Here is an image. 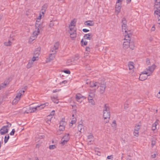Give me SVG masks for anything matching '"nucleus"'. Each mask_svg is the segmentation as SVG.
Segmentation results:
<instances>
[{
  "instance_id": "6e6d98bb",
  "label": "nucleus",
  "mask_w": 160,
  "mask_h": 160,
  "mask_svg": "<svg viewBox=\"0 0 160 160\" xmlns=\"http://www.w3.org/2000/svg\"><path fill=\"white\" fill-rule=\"evenodd\" d=\"M89 102L91 103L92 105H94V102L93 99H92V100H88Z\"/></svg>"
},
{
  "instance_id": "c756f323",
  "label": "nucleus",
  "mask_w": 160,
  "mask_h": 160,
  "mask_svg": "<svg viewBox=\"0 0 160 160\" xmlns=\"http://www.w3.org/2000/svg\"><path fill=\"white\" fill-rule=\"evenodd\" d=\"M143 74H140V75L139 79L141 81H143L146 79L147 77H143Z\"/></svg>"
},
{
  "instance_id": "5701e85b",
  "label": "nucleus",
  "mask_w": 160,
  "mask_h": 160,
  "mask_svg": "<svg viewBox=\"0 0 160 160\" xmlns=\"http://www.w3.org/2000/svg\"><path fill=\"white\" fill-rule=\"evenodd\" d=\"M63 122V121H61L60 122V125L59 127V130L60 131H63L64 129V125H61V124Z\"/></svg>"
},
{
  "instance_id": "7c9ffc66",
  "label": "nucleus",
  "mask_w": 160,
  "mask_h": 160,
  "mask_svg": "<svg viewBox=\"0 0 160 160\" xmlns=\"http://www.w3.org/2000/svg\"><path fill=\"white\" fill-rule=\"evenodd\" d=\"M9 138V136L8 134H7L5 136L4 140V142L5 143L7 142Z\"/></svg>"
},
{
  "instance_id": "1a4fd4ad",
  "label": "nucleus",
  "mask_w": 160,
  "mask_h": 160,
  "mask_svg": "<svg viewBox=\"0 0 160 160\" xmlns=\"http://www.w3.org/2000/svg\"><path fill=\"white\" fill-rule=\"evenodd\" d=\"M121 4L120 3H116V12L118 14L121 11Z\"/></svg>"
},
{
  "instance_id": "6ab92c4d",
  "label": "nucleus",
  "mask_w": 160,
  "mask_h": 160,
  "mask_svg": "<svg viewBox=\"0 0 160 160\" xmlns=\"http://www.w3.org/2000/svg\"><path fill=\"white\" fill-rule=\"evenodd\" d=\"M92 37V34L91 33H88L85 34L84 36L85 39L90 40Z\"/></svg>"
},
{
  "instance_id": "a878e982",
  "label": "nucleus",
  "mask_w": 160,
  "mask_h": 160,
  "mask_svg": "<svg viewBox=\"0 0 160 160\" xmlns=\"http://www.w3.org/2000/svg\"><path fill=\"white\" fill-rule=\"evenodd\" d=\"M69 134H65L62 138H63L64 139H65L68 142L69 140Z\"/></svg>"
},
{
  "instance_id": "774afa93",
  "label": "nucleus",
  "mask_w": 160,
  "mask_h": 160,
  "mask_svg": "<svg viewBox=\"0 0 160 160\" xmlns=\"http://www.w3.org/2000/svg\"><path fill=\"white\" fill-rule=\"evenodd\" d=\"M157 97L158 98H160V90L157 95Z\"/></svg>"
},
{
  "instance_id": "cd10ccee",
  "label": "nucleus",
  "mask_w": 160,
  "mask_h": 160,
  "mask_svg": "<svg viewBox=\"0 0 160 160\" xmlns=\"http://www.w3.org/2000/svg\"><path fill=\"white\" fill-rule=\"evenodd\" d=\"M12 42H11V40H8V42H5L4 43V45L7 46H11L12 44Z\"/></svg>"
},
{
  "instance_id": "6e6552de",
  "label": "nucleus",
  "mask_w": 160,
  "mask_h": 160,
  "mask_svg": "<svg viewBox=\"0 0 160 160\" xmlns=\"http://www.w3.org/2000/svg\"><path fill=\"white\" fill-rule=\"evenodd\" d=\"M100 87V91L101 94H103L104 92L105 89L106 88V85L105 83L101 84L100 85L99 84Z\"/></svg>"
},
{
  "instance_id": "4d7b16f0",
  "label": "nucleus",
  "mask_w": 160,
  "mask_h": 160,
  "mask_svg": "<svg viewBox=\"0 0 160 160\" xmlns=\"http://www.w3.org/2000/svg\"><path fill=\"white\" fill-rule=\"evenodd\" d=\"M69 33H70V34L76 33V31L75 30H72V31H69Z\"/></svg>"
},
{
  "instance_id": "5fc2aeb1",
  "label": "nucleus",
  "mask_w": 160,
  "mask_h": 160,
  "mask_svg": "<svg viewBox=\"0 0 160 160\" xmlns=\"http://www.w3.org/2000/svg\"><path fill=\"white\" fill-rule=\"evenodd\" d=\"M128 103H127V102H126L124 104V108L125 109H127L128 108Z\"/></svg>"
},
{
  "instance_id": "412c9836",
  "label": "nucleus",
  "mask_w": 160,
  "mask_h": 160,
  "mask_svg": "<svg viewBox=\"0 0 160 160\" xmlns=\"http://www.w3.org/2000/svg\"><path fill=\"white\" fill-rule=\"evenodd\" d=\"M133 62H129L128 64V67L129 70H132L134 68Z\"/></svg>"
},
{
  "instance_id": "f3484780",
  "label": "nucleus",
  "mask_w": 160,
  "mask_h": 160,
  "mask_svg": "<svg viewBox=\"0 0 160 160\" xmlns=\"http://www.w3.org/2000/svg\"><path fill=\"white\" fill-rule=\"evenodd\" d=\"M94 23L92 21H88L85 22L84 24L86 25L93 26L94 25Z\"/></svg>"
},
{
  "instance_id": "8fccbe9b",
  "label": "nucleus",
  "mask_w": 160,
  "mask_h": 160,
  "mask_svg": "<svg viewBox=\"0 0 160 160\" xmlns=\"http://www.w3.org/2000/svg\"><path fill=\"white\" fill-rule=\"evenodd\" d=\"M63 72L67 74H70V71L68 70H63Z\"/></svg>"
},
{
  "instance_id": "4468645a",
  "label": "nucleus",
  "mask_w": 160,
  "mask_h": 160,
  "mask_svg": "<svg viewBox=\"0 0 160 160\" xmlns=\"http://www.w3.org/2000/svg\"><path fill=\"white\" fill-rule=\"evenodd\" d=\"M47 7L48 5L47 4H45L42 6V9L41 10V13L43 14H44V13L46 12V10L47 8Z\"/></svg>"
},
{
  "instance_id": "a211bd4d",
  "label": "nucleus",
  "mask_w": 160,
  "mask_h": 160,
  "mask_svg": "<svg viewBox=\"0 0 160 160\" xmlns=\"http://www.w3.org/2000/svg\"><path fill=\"white\" fill-rule=\"evenodd\" d=\"M154 3L155 8H160V0H156V1H155Z\"/></svg>"
},
{
  "instance_id": "ddd939ff",
  "label": "nucleus",
  "mask_w": 160,
  "mask_h": 160,
  "mask_svg": "<svg viewBox=\"0 0 160 160\" xmlns=\"http://www.w3.org/2000/svg\"><path fill=\"white\" fill-rule=\"evenodd\" d=\"M78 130L81 132H83L84 131V127L82 124H79L78 126Z\"/></svg>"
},
{
  "instance_id": "20e7f679",
  "label": "nucleus",
  "mask_w": 160,
  "mask_h": 160,
  "mask_svg": "<svg viewBox=\"0 0 160 160\" xmlns=\"http://www.w3.org/2000/svg\"><path fill=\"white\" fill-rule=\"evenodd\" d=\"M8 127H9L8 125L3 126L2 127L0 130V132L1 135L5 134L8 132V130L7 128Z\"/></svg>"
},
{
  "instance_id": "473e14b6",
  "label": "nucleus",
  "mask_w": 160,
  "mask_h": 160,
  "mask_svg": "<svg viewBox=\"0 0 160 160\" xmlns=\"http://www.w3.org/2000/svg\"><path fill=\"white\" fill-rule=\"evenodd\" d=\"M59 45V43L58 42H56L54 45V48L55 50H57L58 49Z\"/></svg>"
},
{
  "instance_id": "4be33fe9",
  "label": "nucleus",
  "mask_w": 160,
  "mask_h": 160,
  "mask_svg": "<svg viewBox=\"0 0 160 160\" xmlns=\"http://www.w3.org/2000/svg\"><path fill=\"white\" fill-rule=\"evenodd\" d=\"M57 97H51V99L54 103L57 104L59 102L58 100L57 99Z\"/></svg>"
},
{
  "instance_id": "2f4dec72",
  "label": "nucleus",
  "mask_w": 160,
  "mask_h": 160,
  "mask_svg": "<svg viewBox=\"0 0 160 160\" xmlns=\"http://www.w3.org/2000/svg\"><path fill=\"white\" fill-rule=\"evenodd\" d=\"M122 25H126V24H127V21L125 18L124 17L122 18Z\"/></svg>"
},
{
  "instance_id": "603ef678",
  "label": "nucleus",
  "mask_w": 160,
  "mask_h": 160,
  "mask_svg": "<svg viewBox=\"0 0 160 160\" xmlns=\"http://www.w3.org/2000/svg\"><path fill=\"white\" fill-rule=\"evenodd\" d=\"M75 23V22L74 21H72L70 25L69 26L74 27L75 26V25H74Z\"/></svg>"
},
{
  "instance_id": "2eb2a0df",
  "label": "nucleus",
  "mask_w": 160,
  "mask_h": 160,
  "mask_svg": "<svg viewBox=\"0 0 160 160\" xmlns=\"http://www.w3.org/2000/svg\"><path fill=\"white\" fill-rule=\"evenodd\" d=\"M40 31L39 30H35L33 33V35L34 36H33L32 37L33 38H31V39H32V41H33V40L35 39V38L37 36L38 34L39 33Z\"/></svg>"
},
{
  "instance_id": "13d9d810",
  "label": "nucleus",
  "mask_w": 160,
  "mask_h": 160,
  "mask_svg": "<svg viewBox=\"0 0 160 160\" xmlns=\"http://www.w3.org/2000/svg\"><path fill=\"white\" fill-rule=\"evenodd\" d=\"M67 82V81L66 80L63 81H62V82H60V84H65Z\"/></svg>"
},
{
  "instance_id": "37998d69",
  "label": "nucleus",
  "mask_w": 160,
  "mask_h": 160,
  "mask_svg": "<svg viewBox=\"0 0 160 160\" xmlns=\"http://www.w3.org/2000/svg\"><path fill=\"white\" fill-rule=\"evenodd\" d=\"M55 114V111L54 110L52 111L50 113V114L48 116V117H50L51 116H52L54 115Z\"/></svg>"
},
{
  "instance_id": "f8f14e48",
  "label": "nucleus",
  "mask_w": 160,
  "mask_h": 160,
  "mask_svg": "<svg viewBox=\"0 0 160 160\" xmlns=\"http://www.w3.org/2000/svg\"><path fill=\"white\" fill-rule=\"evenodd\" d=\"M155 65L153 64L152 66L149 67L148 68H146V69L147 71H149L152 73L155 69Z\"/></svg>"
},
{
  "instance_id": "c9c22d12",
  "label": "nucleus",
  "mask_w": 160,
  "mask_h": 160,
  "mask_svg": "<svg viewBox=\"0 0 160 160\" xmlns=\"http://www.w3.org/2000/svg\"><path fill=\"white\" fill-rule=\"evenodd\" d=\"M129 42L128 41H126L123 42V46H129Z\"/></svg>"
},
{
  "instance_id": "423d86ee",
  "label": "nucleus",
  "mask_w": 160,
  "mask_h": 160,
  "mask_svg": "<svg viewBox=\"0 0 160 160\" xmlns=\"http://www.w3.org/2000/svg\"><path fill=\"white\" fill-rule=\"evenodd\" d=\"M35 27L36 30L40 31V30L42 28V24L41 22L37 21L35 23Z\"/></svg>"
},
{
  "instance_id": "39448f33",
  "label": "nucleus",
  "mask_w": 160,
  "mask_h": 160,
  "mask_svg": "<svg viewBox=\"0 0 160 160\" xmlns=\"http://www.w3.org/2000/svg\"><path fill=\"white\" fill-rule=\"evenodd\" d=\"M100 84L97 82H90V87L95 88V89H96L98 88L99 87Z\"/></svg>"
},
{
  "instance_id": "a19ab883",
  "label": "nucleus",
  "mask_w": 160,
  "mask_h": 160,
  "mask_svg": "<svg viewBox=\"0 0 160 160\" xmlns=\"http://www.w3.org/2000/svg\"><path fill=\"white\" fill-rule=\"evenodd\" d=\"M61 141L62 142L61 143V144H62V145H64L67 142V141L65 139H64L63 138H62L61 139Z\"/></svg>"
},
{
  "instance_id": "aec40b11",
  "label": "nucleus",
  "mask_w": 160,
  "mask_h": 160,
  "mask_svg": "<svg viewBox=\"0 0 160 160\" xmlns=\"http://www.w3.org/2000/svg\"><path fill=\"white\" fill-rule=\"evenodd\" d=\"M129 47L132 50H133L135 46L134 42L132 41L129 42Z\"/></svg>"
},
{
  "instance_id": "f03ea898",
  "label": "nucleus",
  "mask_w": 160,
  "mask_h": 160,
  "mask_svg": "<svg viewBox=\"0 0 160 160\" xmlns=\"http://www.w3.org/2000/svg\"><path fill=\"white\" fill-rule=\"evenodd\" d=\"M27 88V87L26 86L24 88H22V90L20 91L18 93L15 97V98L13 100V102L15 104L17 103L18 101L19 100L21 97L25 92V90L23 89L26 90Z\"/></svg>"
},
{
  "instance_id": "c03bdc74",
  "label": "nucleus",
  "mask_w": 160,
  "mask_h": 160,
  "mask_svg": "<svg viewBox=\"0 0 160 160\" xmlns=\"http://www.w3.org/2000/svg\"><path fill=\"white\" fill-rule=\"evenodd\" d=\"M140 126L139 125H138L137 126H136L135 128L134 129V130L138 131L140 129Z\"/></svg>"
},
{
  "instance_id": "864d4df0",
  "label": "nucleus",
  "mask_w": 160,
  "mask_h": 160,
  "mask_svg": "<svg viewBox=\"0 0 160 160\" xmlns=\"http://www.w3.org/2000/svg\"><path fill=\"white\" fill-rule=\"evenodd\" d=\"M156 142L155 140H152L151 142L152 147H153L154 145L155 144Z\"/></svg>"
},
{
  "instance_id": "7ed1b4c3",
  "label": "nucleus",
  "mask_w": 160,
  "mask_h": 160,
  "mask_svg": "<svg viewBox=\"0 0 160 160\" xmlns=\"http://www.w3.org/2000/svg\"><path fill=\"white\" fill-rule=\"evenodd\" d=\"M36 108L37 107H35V106H30L29 107H27L26 108L27 109L24 112L27 113L34 112L36 111Z\"/></svg>"
},
{
  "instance_id": "680f3d73",
  "label": "nucleus",
  "mask_w": 160,
  "mask_h": 160,
  "mask_svg": "<svg viewBox=\"0 0 160 160\" xmlns=\"http://www.w3.org/2000/svg\"><path fill=\"white\" fill-rule=\"evenodd\" d=\"M159 122V120L157 119L156 122H154V123L153 124H154V125L155 126H157V124H158V122Z\"/></svg>"
},
{
  "instance_id": "f257e3e1",
  "label": "nucleus",
  "mask_w": 160,
  "mask_h": 160,
  "mask_svg": "<svg viewBox=\"0 0 160 160\" xmlns=\"http://www.w3.org/2000/svg\"><path fill=\"white\" fill-rule=\"evenodd\" d=\"M103 117L105 120L104 121V123H106L108 122L110 118V113L109 108L108 105L107 104H105L104 107Z\"/></svg>"
},
{
  "instance_id": "338daca9",
  "label": "nucleus",
  "mask_w": 160,
  "mask_h": 160,
  "mask_svg": "<svg viewBox=\"0 0 160 160\" xmlns=\"http://www.w3.org/2000/svg\"><path fill=\"white\" fill-rule=\"evenodd\" d=\"M146 63L147 65H149L150 63V60L148 59H147L146 61Z\"/></svg>"
},
{
  "instance_id": "58836bf2",
  "label": "nucleus",
  "mask_w": 160,
  "mask_h": 160,
  "mask_svg": "<svg viewBox=\"0 0 160 160\" xmlns=\"http://www.w3.org/2000/svg\"><path fill=\"white\" fill-rule=\"evenodd\" d=\"M56 148V146L55 145H50L49 146V148L50 149H53L55 148Z\"/></svg>"
},
{
  "instance_id": "c85d7f7f",
  "label": "nucleus",
  "mask_w": 160,
  "mask_h": 160,
  "mask_svg": "<svg viewBox=\"0 0 160 160\" xmlns=\"http://www.w3.org/2000/svg\"><path fill=\"white\" fill-rule=\"evenodd\" d=\"M122 32H127V24L125 25H122Z\"/></svg>"
},
{
  "instance_id": "9b49d317",
  "label": "nucleus",
  "mask_w": 160,
  "mask_h": 160,
  "mask_svg": "<svg viewBox=\"0 0 160 160\" xmlns=\"http://www.w3.org/2000/svg\"><path fill=\"white\" fill-rule=\"evenodd\" d=\"M41 48L40 47L37 48L34 52V55L36 56V57H38L40 53Z\"/></svg>"
},
{
  "instance_id": "b1692460",
  "label": "nucleus",
  "mask_w": 160,
  "mask_h": 160,
  "mask_svg": "<svg viewBox=\"0 0 160 160\" xmlns=\"http://www.w3.org/2000/svg\"><path fill=\"white\" fill-rule=\"evenodd\" d=\"M33 62L32 61V60H29L28 64H27V68H31L33 63Z\"/></svg>"
},
{
  "instance_id": "f704fd0d",
  "label": "nucleus",
  "mask_w": 160,
  "mask_h": 160,
  "mask_svg": "<svg viewBox=\"0 0 160 160\" xmlns=\"http://www.w3.org/2000/svg\"><path fill=\"white\" fill-rule=\"evenodd\" d=\"M54 22H55V21H51L50 22L49 24V26L50 27H52L55 24Z\"/></svg>"
},
{
  "instance_id": "bf43d9fd",
  "label": "nucleus",
  "mask_w": 160,
  "mask_h": 160,
  "mask_svg": "<svg viewBox=\"0 0 160 160\" xmlns=\"http://www.w3.org/2000/svg\"><path fill=\"white\" fill-rule=\"evenodd\" d=\"M112 125L113 126V127H116V122L115 120H114L112 122Z\"/></svg>"
},
{
  "instance_id": "bb28decb",
  "label": "nucleus",
  "mask_w": 160,
  "mask_h": 160,
  "mask_svg": "<svg viewBox=\"0 0 160 160\" xmlns=\"http://www.w3.org/2000/svg\"><path fill=\"white\" fill-rule=\"evenodd\" d=\"M94 96V95L93 93L91 92L89 93L88 97V100H92V99H93Z\"/></svg>"
},
{
  "instance_id": "72a5a7b5",
  "label": "nucleus",
  "mask_w": 160,
  "mask_h": 160,
  "mask_svg": "<svg viewBox=\"0 0 160 160\" xmlns=\"http://www.w3.org/2000/svg\"><path fill=\"white\" fill-rule=\"evenodd\" d=\"M159 8H156L157 10L154 11V14L156 15H159V13H160V10L159 9Z\"/></svg>"
},
{
  "instance_id": "dca6fc26",
  "label": "nucleus",
  "mask_w": 160,
  "mask_h": 160,
  "mask_svg": "<svg viewBox=\"0 0 160 160\" xmlns=\"http://www.w3.org/2000/svg\"><path fill=\"white\" fill-rule=\"evenodd\" d=\"M131 35V34L127 33V34L125 36L124 40L126 41H130V37Z\"/></svg>"
},
{
  "instance_id": "3c124183",
  "label": "nucleus",
  "mask_w": 160,
  "mask_h": 160,
  "mask_svg": "<svg viewBox=\"0 0 160 160\" xmlns=\"http://www.w3.org/2000/svg\"><path fill=\"white\" fill-rule=\"evenodd\" d=\"M15 132V130L14 129H12V131L10 132V134L11 135H14Z\"/></svg>"
},
{
  "instance_id": "79ce46f5",
  "label": "nucleus",
  "mask_w": 160,
  "mask_h": 160,
  "mask_svg": "<svg viewBox=\"0 0 160 160\" xmlns=\"http://www.w3.org/2000/svg\"><path fill=\"white\" fill-rule=\"evenodd\" d=\"M133 134L134 136L138 137V131L134 130L133 132Z\"/></svg>"
},
{
  "instance_id": "0eeeda50",
  "label": "nucleus",
  "mask_w": 160,
  "mask_h": 160,
  "mask_svg": "<svg viewBox=\"0 0 160 160\" xmlns=\"http://www.w3.org/2000/svg\"><path fill=\"white\" fill-rule=\"evenodd\" d=\"M48 105L49 103H48L46 102L43 104H41L39 106L38 105L36 106H35V107H37V109H36V111H38L43 109L46 106H48Z\"/></svg>"
},
{
  "instance_id": "052dcab7",
  "label": "nucleus",
  "mask_w": 160,
  "mask_h": 160,
  "mask_svg": "<svg viewBox=\"0 0 160 160\" xmlns=\"http://www.w3.org/2000/svg\"><path fill=\"white\" fill-rule=\"evenodd\" d=\"M74 27H73V26H69V31H72L73 30H75V28H74Z\"/></svg>"
},
{
  "instance_id": "9d476101",
  "label": "nucleus",
  "mask_w": 160,
  "mask_h": 160,
  "mask_svg": "<svg viewBox=\"0 0 160 160\" xmlns=\"http://www.w3.org/2000/svg\"><path fill=\"white\" fill-rule=\"evenodd\" d=\"M10 78H9L8 80L5 81L4 83H2L0 85V90L3 88L5 87V86L7 85L8 83L10 81Z\"/></svg>"
},
{
  "instance_id": "a18cd8bd",
  "label": "nucleus",
  "mask_w": 160,
  "mask_h": 160,
  "mask_svg": "<svg viewBox=\"0 0 160 160\" xmlns=\"http://www.w3.org/2000/svg\"><path fill=\"white\" fill-rule=\"evenodd\" d=\"M56 50L55 49V48H54V47L52 48L51 49V52H52V54H55L56 53Z\"/></svg>"
},
{
  "instance_id": "ea45409f",
  "label": "nucleus",
  "mask_w": 160,
  "mask_h": 160,
  "mask_svg": "<svg viewBox=\"0 0 160 160\" xmlns=\"http://www.w3.org/2000/svg\"><path fill=\"white\" fill-rule=\"evenodd\" d=\"M76 37V33L70 34V37L71 38H74Z\"/></svg>"
},
{
  "instance_id": "49530a36",
  "label": "nucleus",
  "mask_w": 160,
  "mask_h": 160,
  "mask_svg": "<svg viewBox=\"0 0 160 160\" xmlns=\"http://www.w3.org/2000/svg\"><path fill=\"white\" fill-rule=\"evenodd\" d=\"M76 121V118H72V120L71 121V123L72 124H73L75 123Z\"/></svg>"
},
{
  "instance_id": "e433bc0d",
  "label": "nucleus",
  "mask_w": 160,
  "mask_h": 160,
  "mask_svg": "<svg viewBox=\"0 0 160 160\" xmlns=\"http://www.w3.org/2000/svg\"><path fill=\"white\" fill-rule=\"evenodd\" d=\"M81 44L82 46H83V45H86L87 44V42L86 41L83 42V40L82 39L81 41Z\"/></svg>"
},
{
  "instance_id": "de8ad7c7",
  "label": "nucleus",
  "mask_w": 160,
  "mask_h": 160,
  "mask_svg": "<svg viewBox=\"0 0 160 160\" xmlns=\"http://www.w3.org/2000/svg\"><path fill=\"white\" fill-rule=\"evenodd\" d=\"M36 56L34 55L33 57H32V59L31 60H32V61L34 62V61L38 60V59L37 58H38V57H36Z\"/></svg>"
},
{
  "instance_id": "0e129e2a",
  "label": "nucleus",
  "mask_w": 160,
  "mask_h": 160,
  "mask_svg": "<svg viewBox=\"0 0 160 160\" xmlns=\"http://www.w3.org/2000/svg\"><path fill=\"white\" fill-rule=\"evenodd\" d=\"M82 31L84 32H88L89 30L86 29H83L82 30Z\"/></svg>"
},
{
  "instance_id": "e2e57ef3",
  "label": "nucleus",
  "mask_w": 160,
  "mask_h": 160,
  "mask_svg": "<svg viewBox=\"0 0 160 160\" xmlns=\"http://www.w3.org/2000/svg\"><path fill=\"white\" fill-rule=\"evenodd\" d=\"M146 71H144L143 72H142V74H143V75L144 74H147L148 73V71H147L146 69Z\"/></svg>"
},
{
  "instance_id": "393cba45",
  "label": "nucleus",
  "mask_w": 160,
  "mask_h": 160,
  "mask_svg": "<svg viewBox=\"0 0 160 160\" xmlns=\"http://www.w3.org/2000/svg\"><path fill=\"white\" fill-rule=\"evenodd\" d=\"M83 96L80 94H78L76 95V99L77 101L79 102V100Z\"/></svg>"
},
{
  "instance_id": "09e8293b",
  "label": "nucleus",
  "mask_w": 160,
  "mask_h": 160,
  "mask_svg": "<svg viewBox=\"0 0 160 160\" xmlns=\"http://www.w3.org/2000/svg\"><path fill=\"white\" fill-rule=\"evenodd\" d=\"M93 137L92 134H90L88 137V138L89 140L90 139H93Z\"/></svg>"
},
{
  "instance_id": "4c0bfd02",
  "label": "nucleus",
  "mask_w": 160,
  "mask_h": 160,
  "mask_svg": "<svg viewBox=\"0 0 160 160\" xmlns=\"http://www.w3.org/2000/svg\"><path fill=\"white\" fill-rule=\"evenodd\" d=\"M54 54H51L49 56V61H51L53 59V57H54Z\"/></svg>"
},
{
  "instance_id": "69168bd1",
  "label": "nucleus",
  "mask_w": 160,
  "mask_h": 160,
  "mask_svg": "<svg viewBox=\"0 0 160 160\" xmlns=\"http://www.w3.org/2000/svg\"><path fill=\"white\" fill-rule=\"evenodd\" d=\"M61 89H56L53 90V91L52 92L53 93H55V92H59L60 91H61Z\"/></svg>"
}]
</instances>
